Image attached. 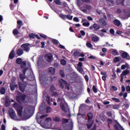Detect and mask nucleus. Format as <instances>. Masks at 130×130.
<instances>
[{"mask_svg": "<svg viewBox=\"0 0 130 130\" xmlns=\"http://www.w3.org/2000/svg\"><path fill=\"white\" fill-rule=\"evenodd\" d=\"M110 90H113V91H117V87L114 86H110Z\"/></svg>", "mask_w": 130, "mask_h": 130, "instance_id": "obj_46", "label": "nucleus"}, {"mask_svg": "<svg viewBox=\"0 0 130 130\" xmlns=\"http://www.w3.org/2000/svg\"><path fill=\"white\" fill-rule=\"evenodd\" d=\"M52 43H53V44H56V45H57L58 44V41L55 39H53Z\"/></svg>", "mask_w": 130, "mask_h": 130, "instance_id": "obj_55", "label": "nucleus"}, {"mask_svg": "<svg viewBox=\"0 0 130 130\" xmlns=\"http://www.w3.org/2000/svg\"><path fill=\"white\" fill-rule=\"evenodd\" d=\"M50 90L51 92H54V91H55L56 89L55 88V87L54 86V85L52 84L51 85Z\"/></svg>", "mask_w": 130, "mask_h": 130, "instance_id": "obj_40", "label": "nucleus"}, {"mask_svg": "<svg viewBox=\"0 0 130 130\" xmlns=\"http://www.w3.org/2000/svg\"><path fill=\"white\" fill-rule=\"evenodd\" d=\"M60 63L62 66H66L67 64V60H64V59H61L60 60Z\"/></svg>", "mask_w": 130, "mask_h": 130, "instance_id": "obj_36", "label": "nucleus"}, {"mask_svg": "<svg viewBox=\"0 0 130 130\" xmlns=\"http://www.w3.org/2000/svg\"><path fill=\"white\" fill-rule=\"evenodd\" d=\"M100 23L101 24V25L102 27H106L107 26V23L106 22V21L103 18H100L99 19Z\"/></svg>", "mask_w": 130, "mask_h": 130, "instance_id": "obj_13", "label": "nucleus"}, {"mask_svg": "<svg viewBox=\"0 0 130 130\" xmlns=\"http://www.w3.org/2000/svg\"><path fill=\"white\" fill-rule=\"evenodd\" d=\"M112 54L114 56H116V55H119V53L118 52L117 50L113 49L112 51Z\"/></svg>", "mask_w": 130, "mask_h": 130, "instance_id": "obj_25", "label": "nucleus"}, {"mask_svg": "<svg viewBox=\"0 0 130 130\" xmlns=\"http://www.w3.org/2000/svg\"><path fill=\"white\" fill-rule=\"evenodd\" d=\"M84 8H85V9H86V10H91V7H90V6L89 5H84Z\"/></svg>", "mask_w": 130, "mask_h": 130, "instance_id": "obj_62", "label": "nucleus"}, {"mask_svg": "<svg viewBox=\"0 0 130 130\" xmlns=\"http://www.w3.org/2000/svg\"><path fill=\"white\" fill-rule=\"evenodd\" d=\"M20 64H21V69H25V68H26V67L27 66L26 61H22V63Z\"/></svg>", "mask_w": 130, "mask_h": 130, "instance_id": "obj_31", "label": "nucleus"}, {"mask_svg": "<svg viewBox=\"0 0 130 130\" xmlns=\"http://www.w3.org/2000/svg\"><path fill=\"white\" fill-rule=\"evenodd\" d=\"M130 71L128 69H126L125 71H122L120 75V82H123V76L129 75Z\"/></svg>", "mask_w": 130, "mask_h": 130, "instance_id": "obj_7", "label": "nucleus"}, {"mask_svg": "<svg viewBox=\"0 0 130 130\" xmlns=\"http://www.w3.org/2000/svg\"><path fill=\"white\" fill-rule=\"evenodd\" d=\"M93 29L94 31H98L100 29V25H98L97 23H94L93 24Z\"/></svg>", "mask_w": 130, "mask_h": 130, "instance_id": "obj_22", "label": "nucleus"}, {"mask_svg": "<svg viewBox=\"0 0 130 130\" xmlns=\"http://www.w3.org/2000/svg\"><path fill=\"white\" fill-rule=\"evenodd\" d=\"M113 22L115 26L117 27H119L121 25V22L118 19H114Z\"/></svg>", "mask_w": 130, "mask_h": 130, "instance_id": "obj_15", "label": "nucleus"}, {"mask_svg": "<svg viewBox=\"0 0 130 130\" xmlns=\"http://www.w3.org/2000/svg\"><path fill=\"white\" fill-rule=\"evenodd\" d=\"M66 18L68 20H73V16H72L71 15H66Z\"/></svg>", "mask_w": 130, "mask_h": 130, "instance_id": "obj_52", "label": "nucleus"}, {"mask_svg": "<svg viewBox=\"0 0 130 130\" xmlns=\"http://www.w3.org/2000/svg\"><path fill=\"white\" fill-rule=\"evenodd\" d=\"M59 17L61 18L63 20H66V18H67V15H64L63 14H59Z\"/></svg>", "mask_w": 130, "mask_h": 130, "instance_id": "obj_50", "label": "nucleus"}, {"mask_svg": "<svg viewBox=\"0 0 130 130\" xmlns=\"http://www.w3.org/2000/svg\"><path fill=\"white\" fill-rule=\"evenodd\" d=\"M107 3L109 7H113L114 6V0H107Z\"/></svg>", "mask_w": 130, "mask_h": 130, "instance_id": "obj_19", "label": "nucleus"}, {"mask_svg": "<svg viewBox=\"0 0 130 130\" xmlns=\"http://www.w3.org/2000/svg\"><path fill=\"white\" fill-rule=\"evenodd\" d=\"M13 107L15 108L17 112L18 115L19 116H22V113H23V107L22 106V105L15 102L13 104Z\"/></svg>", "mask_w": 130, "mask_h": 130, "instance_id": "obj_2", "label": "nucleus"}, {"mask_svg": "<svg viewBox=\"0 0 130 130\" xmlns=\"http://www.w3.org/2000/svg\"><path fill=\"white\" fill-rule=\"evenodd\" d=\"M107 115L108 117H112V113L111 112H107Z\"/></svg>", "mask_w": 130, "mask_h": 130, "instance_id": "obj_56", "label": "nucleus"}, {"mask_svg": "<svg viewBox=\"0 0 130 130\" xmlns=\"http://www.w3.org/2000/svg\"><path fill=\"white\" fill-rule=\"evenodd\" d=\"M45 57H46L47 61H48V62H51V61H52V58L53 57L52 54L49 53L46 54Z\"/></svg>", "mask_w": 130, "mask_h": 130, "instance_id": "obj_12", "label": "nucleus"}, {"mask_svg": "<svg viewBox=\"0 0 130 130\" xmlns=\"http://www.w3.org/2000/svg\"><path fill=\"white\" fill-rule=\"evenodd\" d=\"M92 91L94 92V93H97V92H98L97 88H96V86L93 85Z\"/></svg>", "mask_w": 130, "mask_h": 130, "instance_id": "obj_48", "label": "nucleus"}, {"mask_svg": "<svg viewBox=\"0 0 130 130\" xmlns=\"http://www.w3.org/2000/svg\"><path fill=\"white\" fill-rule=\"evenodd\" d=\"M69 120H70V119H66V118L62 119V124H64V123H68V122H69Z\"/></svg>", "mask_w": 130, "mask_h": 130, "instance_id": "obj_37", "label": "nucleus"}, {"mask_svg": "<svg viewBox=\"0 0 130 130\" xmlns=\"http://www.w3.org/2000/svg\"><path fill=\"white\" fill-rule=\"evenodd\" d=\"M77 71H78L80 74H83V73H84V70L82 67H77Z\"/></svg>", "mask_w": 130, "mask_h": 130, "instance_id": "obj_42", "label": "nucleus"}, {"mask_svg": "<svg viewBox=\"0 0 130 130\" xmlns=\"http://www.w3.org/2000/svg\"><path fill=\"white\" fill-rule=\"evenodd\" d=\"M86 46H87V47H89V48H92V44H91V43H90V42H87V43H86Z\"/></svg>", "mask_w": 130, "mask_h": 130, "instance_id": "obj_54", "label": "nucleus"}, {"mask_svg": "<svg viewBox=\"0 0 130 130\" xmlns=\"http://www.w3.org/2000/svg\"><path fill=\"white\" fill-rule=\"evenodd\" d=\"M36 35L35 34L31 33L29 35V37L30 39H34L35 38Z\"/></svg>", "mask_w": 130, "mask_h": 130, "instance_id": "obj_45", "label": "nucleus"}, {"mask_svg": "<svg viewBox=\"0 0 130 130\" xmlns=\"http://www.w3.org/2000/svg\"><path fill=\"white\" fill-rule=\"evenodd\" d=\"M120 108V105L116 104L113 106V109H119Z\"/></svg>", "mask_w": 130, "mask_h": 130, "instance_id": "obj_35", "label": "nucleus"}, {"mask_svg": "<svg viewBox=\"0 0 130 130\" xmlns=\"http://www.w3.org/2000/svg\"><path fill=\"white\" fill-rule=\"evenodd\" d=\"M100 118L102 120V121H103V122H105V117L104 115H100Z\"/></svg>", "mask_w": 130, "mask_h": 130, "instance_id": "obj_44", "label": "nucleus"}, {"mask_svg": "<svg viewBox=\"0 0 130 130\" xmlns=\"http://www.w3.org/2000/svg\"><path fill=\"white\" fill-rule=\"evenodd\" d=\"M74 56L75 57H79L80 56V52L76 51L73 54Z\"/></svg>", "mask_w": 130, "mask_h": 130, "instance_id": "obj_39", "label": "nucleus"}, {"mask_svg": "<svg viewBox=\"0 0 130 130\" xmlns=\"http://www.w3.org/2000/svg\"><path fill=\"white\" fill-rule=\"evenodd\" d=\"M110 33L111 34H112V35H114L115 33V31H114V29L113 28H111L110 29Z\"/></svg>", "mask_w": 130, "mask_h": 130, "instance_id": "obj_57", "label": "nucleus"}, {"mask_svg": "<svg viewBox=\"0 0 130 130\" xmlns=\"http://www.w3.org/2000/svg\"><path fill=\"white\" fill-rule=\"evenodd\" d=\"M120 59H121V57L120 56L115 57V58L113 59V61L114 62H115V63H116V62L120 61Z\"/></svg>", "mask_w": 130, "mask_h": 130, "instance_id": "obj_26", "label": "nucleus"}, {"mask_svg": "<svg viewBox=\"0 0 130 130\" xmlns=\"http://www.w3.org/2000/svg\"><path fill=\"white\" fill-rule=\"evenodd\" d=\"M91 40L93 42H97L98 41H99V37H98V36H97L92 37L91 38Z\"/></svg>", "mask_w": 130, "mask_h": 130, "instance_id": "obj_28", "label": "nucleus"}, {"mask_svg": "<svg viewBox=\"0 0 130 130\" xmlns=\"http://www.w3.org/2000/svg\"><path fill=\"white\" fill-rule=\"evenodd\" d=\"M23 53H24V51L22 49L19 48L16 51V54H18L19 56L22 55Z\"/></svg>", "mask_w": 130, "mask_h": 130, "instance_id": "obj_23", "label": "nucleus"}, {"mask_svg": "<svg viewBox=\"0 0 130 130\" xmlns=\"http://www.w3.org/2000/svg\"><path fill=\"white\" fill-rule=\"evenodd\" d=\"M63 84L62 80H61V79H59L58 81V84L61 89H63L64 88V85Z\"/></svg>", "mask_w": 130, "mask_h": 130, "instance_id": "obj_21", "label": "nucleus"}, {"mask_svg": "<svg viewBox=\"0 0 130 130\" xmlns=\"http://www.w3.org/2000/svg\"><path fill=\"white\" fill-rule=\"evenodd\" d=\"M83 67V63L82 62H79L77 64V68H82Z\"/></svg>", "mask_w": 130, "mask_h": 130, "instance_id": "obj_59", "label": "nucleus"}, {"mask_svg": "<svg viewBox=\"0 0 130 130\" xmlns=\"http://www.w3.org/2000/svg\"><path fill=\"white\" fill-rule=\"evenodd\" d=\"M0 93L2 95H5V94H6V89L5 88V87H2L1 88Z\"/></svg>", "mask_w": 130, "mask_h": 130, "instance_id": "obj_34", "label": "nucleus"}, {"mask_svg": "<svg viewBox=\"0 0 130 130\" xmlns=\"http://www.w3.org/2000/svg\"><path fill=\"white\" fill-rule=\"evenodd\" d=\"M57 79V78L56 77H54L53 78H51L50 77H48L47 78H46L45 80H44V84H45V85H48V84H50L51 82H55Z\"/></svg>", "mask_w": 130, "mask_h": 130, "instance_id": "obj_5", "label": "nucleus"}, {"mask_svg": "<svg viewBox=\"0 0 130 130\" xmlns=\"http://www.w3.org/2000/svg\"><path fill=\"white\" fill-rule=\"evenodd\" d=\"M60 107L61 109H62L63 111H64V112H68V111H70V109H69V106H68V105L60 104Z\"/></svg>", "mask_w": 130, "mask_h": 130, "instance_id": "obj_10", "label": "nucleus"}, {"mask_svg": "<svg viewBox=\"0 0 130 130\" xmlns=\"http://www.w3.org/2000/svg\"><path fill=\"white\" fill-rule=\"evenodd\" d=\"M107 122L108 123V126L109 128H110V124H112V123H113V121H112V119L110 118H108Z\"/></svg>", "mask_w": 130, "mask_h": 130, "instance_id": "obj_30", "label": "nucleus"}, {"mask_svg": "<svg viewBox=\"0 0 130 130\" xmlns=\"http://www.w3.org/2000/svg\"><path fill=\"white\" fill-rule=\"evenodd\" d=\"M59 74L60 76L61 77V78H64V76H66L64 75V72L62 70H60L59 71Z\"/></svg>", "mask_w": 130, "mask_h": 130, "instance_id": "obj_43", "label": "nucleus"}, {"mask_svg": "<svg viewBox=\"0 0 130 130\" xmlns=\"http://www.w3.org/2000/svg\"><path fill=\"white\" fill-rule=\"evenodd\" d=\"M27 71H28V68H24V69L22 71L23 74L26 75V73L27 72Z\"/></svg>", "mask_w": 130, "mask_h": 130, "instance_id": "obj_60", "label": "nucleus"}, {"mask_svg": "<svg viewBox=\"0 0 130 130\" xmlns=\"http://www.w3.org/2000/svg\"><path fill=\"white\" fill-rule=\"evenodd\" d=\"M89 123H90V124H86V126L87 127V128H88V129H90V128H91V127H92V125H93V123L90 122Z\"/></svg>", "mask_w": 130, "mask_h": 130, "instance_id": "obj_51", "label": "nucleus"}, {"mask_svg": "<svg viewBox=\"0 0 130 130\" xmlns=\"http://www.w3.org/2000/svg\"><path fill=\"white\" fill-rule=\"evenodd\" d=\"M11 91H15L16 88H18V84H16V82L12 81L9 86Z\"/></svg>", "mask_w": 130, "mask_h": 130, "instance_id": "obj_11", "label": "nucleus"}, {"mask_svg": "<svg viewBox=\"0 0 130 130\" xmlns=\"http://www.w3.org/2000/svg\"><path fill=\"white\" fill-rule=\"evenodd\" d=\"M9 113L12 119H13L14 120H18V117L16 115V112H15V110L13 109H10L9 110Z\"/></svg>", "mask_w": 130, "mask_h": 130, "instance_id": "obj_3", "label": "nucleus"}, {"mask_svg": "<svg viewBox=\"0 0 130 130\" xmlns=\"http://www.w3.org/2000/svg\"><path fill=\"white\" fill-rule=\"evenodd\" d=\"M116 4L117 5H121L122 7L124 6V0H116Z\"/></svg>", "mask_w": 130, "mask_h": 130, "instance_id": "obj_18", "label": "nucleus"}, {"mask_svg": "<svg viewBox=\"0 0 130 130\" xmlns=\"http://www.w3.org/2000/svg\"><path fill=\"white\" fill-rule=\"evenodd\" d=\"M46 101H47L48 104H49V105H51L50 102H52L53 101V100L52 99H50V97L49 96H47L46 97Z\"/></svg>", "mask_w": 130, "mask_h": 130, "instance_id": "obj_27", "label": "nucleus"}, {"mask_svg": "<svg viewBox=\"0 0 130 130\" xmlns=\"http://www.w3.org/2000/svg\"><path fill=\"white\" fill-rule=\"evenodd\" d=\"M54 2L56 4V5H58V6H60V5H61V3L59 0H54Z\"/></svg>", "mask_w": 130, "mask_h": 130, "instance_id": "obj_49", "label": "nucleus"}, {"mask_svg": "<svg viewBox=\"0 0 130 130\" xmlns=\"http://www.w3.org/2000/svg\"><path fill=\"white\" fill-rule=\"evenodd\" d=\"M23 62V60L20 57L17 58L16 59V63L17 64H21V63Z\"/></svg>", "mask_w": 130, "mask_h": 130, "instance_id": "obj_32", "label": "nucleus"}, {"mask_svg": "<svg viewBox=\"0 0 130 130\" xmlns=\"http://www.w3.org/2000/svg\"><path fill=\"white\" fill-rule=\"evenodd\" d=\"M27 98V95L26 94H21V95H19L16 96V99L17 102L19 103H21V102H23L26 100V98Z\"/></svg>", "mask_w": 130, "mask_h": 130, "instance_id": "obj_4", "label": "nucleus"}, {"mask_svg": "<svg viewBox=\"0 0 130 130\" xmlns=\"http://www.w3.org/2000/svg\"><path fill=\"white\" fill-rule=\"evenodd\" d=\"M49 73H50L52 75H54L55 74V69L53 68L52 67H50L49 68Z\"/></svg>", "mask_w": 130, "mask_h": 130, "instance_id": "obj_24", "label": "nucleus"}, {"mask_svg": "<svg viewBox=\"0 0 130 130\" xmlns=\"http://www.w3.org/2000/svg\"><path fill=\"white\" fill-rule=\"evenodd\" d=\"M122 107L123 108V109H124L125 110H126V109H127V108H128V107H129V105H128V104H124L122 106Z\"/></svg>", "mask_w": 130, "mask_h": 130, "instance_id": "obj_47", "label": "nucleus"}, {"mask_svg": "<svg viewBox=\"0 0 130 130\" xmlns=\"http://www.w3.org/2000/svg\"><path fill=\"white\" fill-rule=\"evenodd\" d=\"M53 121H55L56 122H59L60 121H61V119H60V118L56 116L53 118Z\"/></svg>", "mask_w": 130, "mask_h": 130, "instance_id": "obj_29", "label": "nucleus"}, {"mask_svg": "<svg viewBox=\"0 0 130 130\" xmlns=\"http://www.w3.org/2000/svg\"><path fill=\"white\" fill-rule=\"evenodd\" d=\"M61 81H62L63 84L65 85V89H66L68 91H70L71 89L70 87V83H68L67 81L63 80V79H61Z\"/></svg>", "mask_w": 130, "mask_h": 130, "instance_id": "obj_14", "label": "nucleus"}, {"mask_svg": "<svg viewBox=\"0 0 130 130\" xmlns=\"http://www.w3.org/2000/svg\"><path fill=\"white\" fill-rule=\"evenodd\" d=\"M13 34L14 35V36L19 35V30L17 29V28L14 29L13 30Z\"/></svg>", "mask_w": 130, "mask_h": 130, "instance_id": "obj_33", "label": "nucleus"}, {"mask_svg": "<svg viewBox=\"0 0 130 130\" xmlns=\"http://www.w3.org/2000/svg\"><path fill=\"white\" fill-rule=\"evenodd\" d=\"M114 127L115 128V130H119L121 128L122 130H124L123 129V128H122V127L119 124H115V125H114Z\"/></svg>", "mask_w": 130, "mask_h": 130, "instance_id": "obj_20", "label": "nucleus"}, {"mask_svg": "<svg viewBox=\"0 0 130 130\" xmlns=\"http://www.w3.org/2000/svg\"><path fill=\"white\" fill-rule=\"evenodd\" d=\"M40 36L41 37V38H44V39H46L47 38V36L45 35L40 34Z\"/></svg>", "mask_w": 130, "mask_h": 130, "instance_id": "obj_58", "label": "nucleus"}, {"mask_svg": "<svg viewBox=\"0 0 130 130\" xmlns=\"http://www.w3.org/2000/svg\"><path fill=\"white\" fill-rule=\"evenodd\" d=\"M87 116L88 117V121L87 122L88 123H94V121H93V118H94V115L92 114V112H89L87 114Z\"/></svg>", "mask_w": 130, "mask_h": 130, "instance_id": "obj_6", "label": "nucleus"}, {"mask_svg": "<svg viewBox=\"0 0 130 130\" xmlns=\"http://www.w3.org/2000/svg\"><path fill=\"white\" fill-rule=\"evenodd\" d=\"M112 100H113V101H114V102H116V103H119L120 102V100L116 98H112Z\"/></svg>", "mask_w": 130, "mask_h": 130, "instance_id": "obj_38", "label": "nucleus"}, {"mask_svg": "<svg viewBox=\"0 0 130 130\" xmlns=\"http://www.w3.org/2000/svg\"><path fill=\"white\" fill-rule=\"evenodd\" d=\"M30 46V44H23L21 45V47L23 48L24 51H25V52H29L30 50V48L29 47Z\"/></svg>", "mask_w": 130, "mask_h": 130, "instance_id": "obj_8", "label": "nucleus"}, {"mask_svg": "<svg viewBox=\"0 0 130 130\" xmlns=\"http://www.w3.org/2000/svg\"><path fill=\"white\" fill-rule=\"evenodd\" d=\"M19 78L22 82L19 83V90L22 93H24L25 92V90H26V88H27V86L28 85L27 81H24V80L26 79V75L23 74H19Z\"/></svg>", "mask_w": 130, "mask_h": 130, "instance_id": "obj_1", "label": "nucleus"}, {"mask_svg": "<svg viewBox=\"0 0 130 130\" xmlns=\"http://www.w3.org/2000/svg\"><path fill=\"white\" fill-rule=\"evenodd\" d=\"M83 26H84V27H89L90 26V23L89 22H84L82 24Z\"/></svg>", "mask_w": 130, "mask_h": 130, "instance_id": "obj_53", "label": "nucleus"}, {"mask_svg": "<svg viewBox=\"0 0 130 130\" xmlns=\"http://www.w3.org/2000/svg\"><path fill=\"white\" fill-rule=\"evenodd\" d=\"M73 20L74 21V22H80V20H79V18L78 17H74L73 18Z\"/></svg>", "mask_w": 130, "mask_h": 130, "instance_id": "obj_63", "label": "nucleus"}, {"mask_svg": "<svg viewBox=\"0 0 130 130\" xmlns=\"http://www.w3.org/2000/svg\"><path fill=\"white\" fill-rule=\"evenodd\" d=\"M50 7L52 9V10H53V11H54V12H55V11L56 10V8H55V6L51 4V5H50Z\"/></svg>", "mask_w": 130, "mask_h": 130, "instance_id": "obj_61", "label": "nucleus"}, {"mask_svg": "<svg viewBox=\"0 0 130 130\" xmlns=\"http://www.w3.org/2000/svg\"><path fill=\"white\" fill-rule=\"evenodd\" d=\"M17 23L18 24V25H17V29H21L22 26L24 25L22 20H17Z\"/></svg>", "mask_w": 130, "mask_h": 130, "instance_id": "obj_17", "label": "nucleus"}, {"mask_svg": "<svg viewBox=\"0 0 130 130\" xmlns=\"http://www.w3.org/2000/svg\"><path fill=\"white\" fill-rule=\"evenodd\" d=\"M46 113H50V112H51V108H50V107H46Z\"/></svg>", "mask_w": 130, "mask_h": 130, "instance_id": "obj_41", "label": "nucleus"}, {"mask_svg": "<svg viewBox=\"0 0 130 130\" xmlns=\"http://www.w3.org/2000/svg\"><path fill=\"white\" fill-rule=\"evenodd\" d=\"M122 58L126 59L127 60H130V56L128 53L124 51L121 54Z\"/></svg>", "mask_w": 130, "mask_h": 130, "instance_id": "obj_9", "label": "nucleus"}, {"mask_svg": "<svg viewBox=\"0 0 130 130\" xmlns=\"http://www.w3.org/2000/svg\"><path fill=\"white\" fill-rule=\"evenodd\" d=\"M15 50L13 49L9 54V58H10V59H13V58L15 57Z\"/></svg>", "mask_w": 130, "mask_h": 130, "instance_id": "obj_16", "label": "nucleus"}, {"mask_svg": "<svg viewBox=\"0 0 130 130\" xmlns=\"http://www.w3.org/2000/svg\"><path fill=\"white\" fill-rule=\"evenodd\" d=\"M126 91L127 92H130V86H129V85H128L126 87Z\"/></svg>", "mask_w": 130, "mask_h": 130, "instance_id": "obj_64", "label": "nucleus"}]
</instances>
